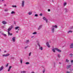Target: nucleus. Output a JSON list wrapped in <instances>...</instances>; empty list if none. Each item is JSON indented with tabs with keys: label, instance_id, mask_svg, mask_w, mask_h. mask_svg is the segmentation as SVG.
Returning a JSON list of instances; mask_svg holds the SVG:
<instances>
[{
	"label": "nucleus",
	"instance_id": "1",
	"mask_svg": "<svg viewBox=\"0 0 73 73\" xmlns=\"http://www.w3.org/2000/svg\"><path fill=\"white\" fill-rule=\"evenodd\" d=\"M57 28V26L56 25H52L51 29V31L52 33H54L55 31V29Z\"/></svg>",
	"mask_w": 73,
	"mask_h": 73
},
{
	"label": "nucleus",
	"instance_id": "2",
	"mask_svg": "<svg viewBox=\"0 0 73 73\" xmlns=\"http://www.w3.org/2000/svg\"><path fill=\"white\" fill-rule=\"evenodd\" d=\"M36 42L37 43V44H38V45L39 46V49L41 50H42V47H41V46L40 45V43H39V41L38 40H37L36 41Z\"/></svg>",
	"mask_w": 73,
	"mask_h": 73
},
{
	"label": "nucleus",
	"instance_id": "3",
	"mask_svg": "<svg viewBox=\"0 0 73 73\" xmlns=\"http://www.w3.org/2000/svg\"><path fill=\"white\" fill-rule=\"evenodd\" d=\"M25 1H22L21 6L22 8H23L24 7L25 5Z\"/></svg>",
	"mask_w": 73,
	"mask_h": 73
},
{
	"label": "nucleus",
	"instance_id": "4",
	"mask_svg": "<svg viewBox=\"0 0 73 73\" xmlns=\"http://www.w3.org/2000/svg\"><path fill=\"white\" fill-rule=\"evenodd\" d=\"M12 28H13V26L12 25H11L8 29V32H9V31H11V29H12Z\"/></svg>",
	"mask_w": 73,
	"mask_h": 73
},
{
	"label": "nucleus",
	"instance_id": "5",
	"mask_svg": "<svg viewBox=\"0 0 73 73\" xmlns=\"http://www.w3.org/2000/svg\"><path fill=\"white\" fill-rule=\"evenodd\" d=\"M10 54H4L2 55V56L3 57H8L9 56Z\"/></svg>",
	"mask_w": 73,
	"mask_h": 73
},
{
	"label": "nucleus",
	"instance_id": "6",
	"mask_svg": "<svg viewBox=\"0 0 73 73\" xmlns=\"http://www.w3.org/2000/svg\"><path fill=\"white\" fill-rule=\"evenodd\" d=\"M43 19L44 20H45L46 23H48V19H47L45 17H43Z\"/></svg>",
	"mask_w": 73,
	"mask_h": 73
},
{
	"label": "nucleus",
	"instance_id": "7",
	"mask_svg": "<svg viewBox=\"0 0 73 73\" xmlns=\"http://www.w3.org/2000/svg\"><path fill=\"white\" fill-rule=\"evenodd\" d=\"M15 39H16V37H14L12 38V41L13 42H15V41L16 40Z\"/></svg>",
	"mask_w": 73,
	"mask_h": 73
},
{
	"label": "nucleus",
	"instance_id": "8",
	"mask_svg": "<svg viewBox=\"0 0 73 73\" xmlns=\"http://www.w3.org/2000/svg\"><path fill=\"white\" fill-rule=\"evenodd\" d=\"M42 25H40L38 28V30H40V29L42 28Z\"/></svg>",
	"mask_w": 73,
	"mask_h": 73
},
{
	"label": "nucleus",
	"instance_id": "9",
	"mask_svg": "<svg viewBox=\"0 0 73 73\" xmlns=\"http://www.w3.org/2000/svg\"><path fill=\"white\" fill-rule=\"evenodd\" d=\"M2 23L3 24H7V22L5 21H3Z\"/></svg>",
	"mask_w": 73,
	"mask_h": 73
},
{
	"label": "nucleus",
	"instance_id": "10",
	"mask_svg": "<svg viewBox=\"0 0 73 73\" xmlns=\"http://www.w3.org/2000/svg\"><path fill=\"white\" fill-rule=\"evenodd\" d=\"M56 51H57L58 52H61V50H59V49L57 48H56Z\"/></svg>",
	"mask_w": 73,
	"mask_h": 73
},
{
	"label": "nucleus",
	"instance_id": "11",
	"mask_svg": "<svg viewBox=\"0 0 73 73\" xmlns=\"http://www.w3.org/2000/svg\"><path fill=\"white\" fill-rule=\"evenodd\" d=\"M73 33V31L71 30H69L67 32V33L68 34H69L70 33Z\"/></svg>",
	"mask_w": 73,
	"mask_h": 73
},
{
	"label": "nucleus",
	"instance_id": "12",
	"mask_svg": "<svg viewBox=\"0 0 73 73\" xmlns=\"http://www.w3.org/2000/svg\"><path fill=\"white\" fill-rule=\"evenodd\" d=\"M57 48H52V51H53V52L54 53H56V49Z\"/></svg>",
	"mask_w": 73,
	"mask_h": 73
},
{
	"label": "nucleus",
	"instance_id": "13",
	"mask_svg": "<svg viewBox=\"0 0 73 73\" xmlns=\"http://www.w3.org/2000/svg\"><path fill=\"white\" fill-rule=\"evenodd\" d=\"M11 68H12V66H10L9 67V68L8 70V72H9V71H10V70H11Z\"/></svg>",
	"mask_w": 73,
	"mask_h": 73
},
{
	"label": "nucleus",
	"instance_id": "14",
	"mask_svg": "<svg viewBox=\"0 0 73 73\" xmlns=\"http://www.w3.org/2000/svg\"><path fill=\"white\" fill-rule=\"evenodd\" d=\"M29 15H31L32 14V11H29L28 13Z\"/></svg>",
	"mask_w": 73,
	"mask_h": 73
},
{
	"label": "nucleus",
	"instance_id": "15",
	"mask_svg": "<svg viewBox=\"0 0 73 73\" xmlns=\"http://www.w3.org/2000/svg\"><path fill=\"white\" fill-rule=\"evenodd\" d=\"M70 67H71V65H67L66 68L67 69H68V68H70Z\"/></svg>",
	"mask_w": 73,
	"mask_h": 73
},
{
	"label": "nucleus",
	"instance_id": "16",
	"mask_svg": "<svg viewBox=\"0 0 73 73\" xmlns=\"http://www.w3.org/2000/svg\"><path fill=\"white\" fill-rule=\"evenodd\" d=\"M3 68H4V67L3 66H2L0 68V71H1L3 69Z\"/></svg>",
	"mask_w": 73,
	"mask_h": 73
},
{
	"label": "nucleus",
	"instance_id": "17",
	"mask_svg": "<svg viewBox=\"0 0 73 73\" xmlns=\"http://www.w3.org/2000/svg\"><path fill=\"white\" fill-rule=\"evenodd\" d=\"M15 13H16L15 12L13 11H12L11 13V14H12V15H15Z\"/></svg>",
	"mask_w": 73,
	"mask_h": 73
},
{
	"label": "nucleus",
	"instance_id": "18",
	"mask_svg": "<svg viewBox=\"0 0 73 73\" xmlns=\"http://www.w3.org/2000/svg\"><path fill=\"white\" fill-rule=\"evenodd\" d=\"M70 48H73V43H72L70 46Z\"/></svg>",
	"mask_w": 73,
	"mask_h": 73
},
{
	"label": "nucleus",
	"instance_id": "19",
	"mask_svg": "<svg viewBox=\"0 0 73 73\" xmlns=\"http://www.w3.org/2000/svg\"><path fill=\"white\" fill-rule=\"evenodd\" d=\"M64 10L65 11V12L66 13H67V12H68V9H67L66 8H64Z\"/></svg>",
	"mask_w": 73,
	"mask_h": 73
},
{
	"label": "nucleus",
	"instance_id": "20",
	"mask_svg": "<svg viewBox=\"0 0 73 73\" xmlns=\"http://www.w3.org/2000/svg\"><path fill=\"white\" fill-rule=\"evenodd\" d=\"M8 36H12V33H10V32H8Z\"/></svg>",
	"mask_w": 73,
	"mask_h": 73
},
{
	"label": "nucleus",
	"instance_id": "21",
	"mask_svg": "<svg viewBox=\"0 0 73 73\" xmlns=\"http://www.w3.org/2000/svg\"><path fill=\"white\" fill-rule=\"evenodd\" d=\"M70 57H72L73 56V54H69Z\"/></svg>",
	"mask_w": 73,
	"mask_h": 73
},
{
	"label": "nucleus",
	"instance_id": "22",
	"mask_svg": "<svg viewBox=\"0 0 73 73\" xmlns=\"http://www.w3.org/2000/svg\"><path fill=\"white\" fill-rule=\"evenodd\" d=\"M29 42V40H26V43L27 44H28Z\"/></svg>",
	"mask_w": 73,
	"mask_h": 73
},
{
	"label": "nucleus",
	"instance_id": "23",
	"mask_svg": "<svg viewBox=\"0 0 73 73\" xmlns=\"http://www.w3.org/2000/svg\"><path fill=\"white\" fill-rule=\"evenodd\" d=\"M15 28L16 30H17V29H19V28H20V27H15Z\"/></svg>",
	"mask_w": 73,
	"mask_h": 73
},
{
	"label": "nucleus",
	"instance_id": "24",
	"mask_svg": "<svg viewBox=\"0 0 73 73\" xmlns=\"http://www.w3.org/2000/svg\"><path fill=\"white\" fill-rule=\"evenodd\" d=\"M2 34L4 36V37H6V36H7V35H6V34H5L2 33Z\"/></svg>",
	"mask_w": 73,
	"mask_h": 73
},
{
	"label": "nucleus",
	"instance_id": "25",
	"mask_svg": "<svg viewBox=\"0 0 73 73\" xmlns=\"http://www.w3.org/2000/svg\"><path fill=\"white\" fill-rule=\"evenodd\" d=\"M37 33L36 32H34L33 33V35H36Z\"/></svg>",
	"mask_w": 73,
	"mask_h": 73
},
{
	"label": "nucleus",
	"instance_id": "26",
	"mask_svg": "<svg viewBox=\"0 0 73 73\" xmlns=\"http://www.w3.org/2000/svg\"><path fill=\"white\" fill-rule=\"evenodd\" d=\"M66 61L67 62H69V60L68 59H66Z\"/></svg>",
	"mask_w": 73,
	"mask_h": 73
},
{
	"label": "nucleus",
	"instance_id": "27",
	"mask_svg": "<svg viewBox=\"0 0 73 73\" xmlns=\"http://www.w3.org/2000/svg\"><path fill=\"white\" fill-rule=\"evenodd\" d=\"M21 73H26V71H22L21 72Z\"/></svg>",
	"mask_w": 73,
	"mask_h": 73
},
{
	"label": "nucleus",
	"instance_id": "28",
	"mask_svg": "<svg viewBox=\"0 0 73 73\" xmlns=\"http://www.w3.org/2000/svg\"><path fill=\"white\" fill-rule=\"evenodd\" d=\"M30 63L29 62H26L25 63V64H26V65H28L29 64H30Z\"/></svg>",
	"mask_w": 73,
	"mask_h": 73
},
{
	"label": "nucleus",
	"instance_id": "29",
	"mask_svg": "<svg viewBox=\"0 0 73 73\" xmlns=\"http://www.w3.org/2000/svg\"><path fill=\"white\" fill-rule=\"evenodd\" d=\"M57 56L59 58H60V57H61V56H60V54H58Z\"/></svg>",
	"mask_w": 73,
	"mask_h": 73
},
{
	"label": "nucleus",
	"instance_id": "30",
	"mask_svg": "<svg viewBox=\"0 0 73 73\" xmlns=\"http://www.w3.org/2000/svg\"><path fill=\"white\" fill-rule=\"evenodd\" d=\"M20 62L21 64H22L23 62V59H20Z\"/></svg>",
	"mask_w": 73,
	"mask_h": 73
},
{
	"label": "nucleus",
	"instance_id": "31",
	"mask_svg": "<svg viewBox=\"0 0 73 73\" xmlns=\"http://www.w3.org/2000/svg\"><path fill=\"white\" fill-rule=\"evenodd\" d=\"M12 7H13L14 8H16L17 7V6H16V5H15V6L13 5L12 6Z\"/></svg>",
	"mask_w": 73,
	"mask_h": 73
},
{
	"label": "nucleus",
	"instance_id": "32",
	"mask_svg": "<svg viewBox=\"0 0 73 73\" xmlns=\"http://www.w3.org/2000/svg\"><path fill=\"white\" fill-rule=\"evenodd\" d=\"M49 44L48 42H47L46 43V45L47 46H48Z\"/></svg>",
	"mask_w": 73,
	"mask_h": 73
},
{
	"label": "nucleus",
	"instance_id": "33",
	"mask_svg": "<svg viewBox=\"0 0 73 73\" xmlns=\"http://www.w3.org/2000/svg\"><path fill=\"white\" fill-rule=\"evenodd\" d=\"M9 64L8 63L5 66L6 67H8V66Z\"/></svg>",
	"mask_w": 73,
	"mask_h": 73
},
{
	"label": "nucleus",
	"instance_id": "34",
	"mask_svg": "<svg viewBox=\"0 0 73 73\" xmlns=\"http://www.w3.org/2000/svg\"><path fill=\"white\" fill-rule=\"evenodd\" d=\"M47 46H48V48H50V45H49V44Z\"/></svg>",
	"mask_w": 73,
	"mask_h": 73
},
{
	"label": "nucleus",
	"instance_id": "35",
	"mask_svg": "<svg viewBox=\"0 0 73 73\" xmlns=\"http://www.w3.org/2000/svg\"><path fill=\"white\" fill-rule=\"evenodd\" d=\"M5 12H7V11H8V9H5Z\"/></svg>",
	"mask_w": 73,
	"mask_h": 73
},
{
	"label": "nucleus",
	"instance_id": "36",
	"mask_svg": "<svg viewBox=\"0 0 73 73\" xmlns=\"http://www.w3.org/2000/svg\"><path fill=\"white\" fill-rule=\"evenodd\" d=\"M66 5V3H64V6H65V5Z\"/></svg>",
	"mask_w": 73,
	"mask_h": 73
},
{
	"label": "nucleus",
	"instance_id": "37",
	"mask_svg": "<svg viewBox=\"0 0 73 73\" xmlns=\"http://www.w3.org/2000/svg\"><path fill=\"white\" fill-rule=\"evenodd\" d=\"M54 67L55 68V65H56V63H55V62H54Z\"/></svg>",
	"mask_w": 73,
	"mask_h": 73
},
{
	"label": "nucleus",
	"instance_id": "38",
	"mask_svg": "<svg viewBox=\"0 0 73 73\" xmlns=\"http://www.w3.org/2000/svg\"><path fill=\"white\" fill-rule=\"evenodd\" d=\"M35 17H37L38 16V15L37 14H35Z\"/></svg>",
	"mask_w": 73,
	"mask_h": 73
},
{
	"label": "nucleus",
	"instance_id": "39",
	"mask_svg": "<svg viewBox=\"0 0 73 73\" xmlns=\"http://www.w3.org/2000/svg\"><path fill=\"white\" fill-rule=\"evenodd\" d=\"M40 16H42V13H41L40 15Z\"/></svg>",
	"mask_w": 73,
	"mask_h": 73
},
{
	"label": "nucleus",
	"instance_id": "40",
	"mask_svg": "<svg viewBox=\"0 0 73 73\" xmlns=\"http://www.w3.org/2000/svg\"><path fill=\"white\" fill-rule=\"evenodd\" d=\"M31 53H31V52H30L29 53V56H31Z\"/></svg>",
	"mask_w": 73,
	"mask_h": 73
},
{
	"label": "nucleus",
	"instance_id": "41",
	"mask_svg": "<svg viewBox=\"0 0 73 73\" xmlns=\"http://www.w3.org/2000/svg\"><path fill=\"white\" fill-rule=\"evenodd\" d=\"M73 26H72L70 27V29H73Z\"/></svg>",
	"mask_w": 73,
	"mask_h": 73
},
{
	"label": "nucleus",
	"instance_id": "42",
	"mask_svg": "<svg viewBox=\"0 0 73 73\" xmlns=\"http://www.w3.org/2000/svg\"><path fill=\"white\" fill-rule=\"evenodd\" d=\"M66 73H70V72H69L68 71H67L66 72Z\"/></svg>",
	"mask_w": 73,
	"mask_h": 73
},
{
	"label": "nucleus",
	"instance_id": "43",
	"mask_svg": "<svg viewBox=\"0 0 73 73\" xmlns=\"http://www.w3.org/2000/svg\"><path fill=\"white\" fill-rule=\"evenodd\" d=\"M45 71L44 70H43V73H45Z\"/></svg>",
	"mask_w": 73,
	"mask_h": 73
},
{
	"label": "nucleus",
	"instance_id": "44",
	"mask_svg": "<svg viewBox=\"0 0 73 73\" xmlns=\"http://www.w3.org/2000/svg\"><path fill=\"white\" fill-rule=\"evenodd\" d=\"M48 12H50V9H48Z\"/></svg>",
	"mask_w": 73,
	"mask_h": 73
},
{
	"label": "nucleus",
	"instance_id": "45",
	"mask_svg": "<svg viewBox=\"0 0 73 73\" xmlns=\"http://www.w3.org/2000/svg\"><path fill=\"white\" fill-rule=\"evenodd\" d=\"M28 48V46H27L26 47H25V49H27V48Z\"/></svg>",
	"mask_w": 73,
	"mask_h": 73
},
{
	"label": "nucleus",
	"instance_id": "46",
	"mask_svg": "<svg viewBox=\"0 0 73 73\" xmlns=\"http://www.w3.org/2000/svg\"><path fill=\"white\" fill-rule=\"evenodd\" d=\"M4 53H6V52H7V51L6 50H5L4 51Z\"/></svg>",
	"mask_w": 73,
	"mask_h": 73
},
{
	"label": "nucleus",
	"instance_id": "47",
	"mask_svg": "<svg viewBox=\"0 0 73 73\" xmlns=\"http://www.w3.org/2000/svg\"><path fill=\"white\" fill-rule=\"evenodd\" d=\"M73 62V60H72L71 61V63H72V62Z\"/></svg>",
	"mask_w": 73,
	"mask_h": 73
},
{
	"label": "nucleus",
	"instance_id": "48",
	"mask_svg": "<svg viewBox=\"0 0 73 73\" xmlns=\"http://www.w3.org/2000/svg\"><path fill=\"white\" fill-rule=\"evenodd\" d=\"M2 28H5V27H4V26H2Z\"/></svg>",
	"mask_w": 73,
	"mask_h": 73
},
{
	"label": "nucleus",
	"instance_id": "49",
	"mask_svg": "<svg viewBox=\"0 0 73 73\" xmlns=\"http://www.w3.org/2000/svg\"><path fill=\"white\" fill-rule=\"evenodd\" d=\"M59 64H61V62H59Z\"/></svg>",
	"mask_w": 73,
	"mask_h": 73
},
{
	"label": "nucleus",
	"instance_id": "50",
	"mask_svg": "<svg viewBox=\"0 0 73 73\" xmlns=\"http://www.w3.org/2000/svg\"><path fill=\"white\" fill-rule=\"evenodd\" d=\"M11 58H12V59H14V58L11 57Z\"/></svg>",
	"mask_w": 73,
	"mask_h": 73
},
{
	"label": "nucleus",
	"instance_id": "51",
	"mask_svg": "<svg viewBox=\"0 0 73 73\" xmlns=\"http://www.w3.org/2000/svg\"><path fill=\"white\" fill-rule=\"evenodd\" d=\"M33 37H34V36H31V38H33Z\"/></svg>",
	"mask_w": 73,
	"mask_h": 73
},
{
	"label": "nucleus",
	"instance_id": "52",
	"mask_svg": "<svg viewBox=\"0 0 73 73\" xmlns=\"http://www.w3.org/2000/svg\"><path fill=\"white\" fill-rule=\"evenodd\" d=\"M16 33H18L19 32L17 31L16 32Z\"/></svg>",
	"mask_w": 73,
	"mask_h": 73
},
{
	"label": "nucleus",
	"instance_id": "53",
	"mask_svg": "<svg viewBox=\"0 0 73 73\" xmlns=\"http://www.w3.org/2000/svg\"><path fill=\"white\" fill-rule=\"evenodd\" d=\"M17 31H20V29H18L17 30Z\"/></svg>",
	"mask_w": 73,
	"mask_h": 73
},
{
	"label": "nucleus",
	"instance_id": "54",
	"mask_svg": "<svg viewBox=\"0 0 73 73\" xmlns=\"http://www.w3.org/2000/svg\"><path fill=\"white\" fill-rule=\"evenodd\" d=\"M4 6H6V5H4Z\"/></svg>",
	"mask_w": 73,
	"mask_h": 73
},
{
	"label": "nucleus",
	"instance_id": "55",
	"mask_svg": "<svg viewBox=\"0 0 73 73\" xmlns=\"http://www.w3.org/2000/svg\"><path fill=\"white\" fill-rule=\"evenodd\" d=\"M1 1V0H0V1ZM0 8H1V7H0Z\"/></svg>",
	"mask_w": 73,
	"mask_h": 73
},
{
	"label": "nucleus",
	"instance_id": "56",
	"mask_svg": "<svg viewBox=\"0 0 73 73\" xmlns=\"http://www.w3.org/2000/svg\"><path fill=\"white\" fill-rule=\"evenodd\" d=\"M0 52H1V49H0Z\"/></svg>",
	"mask_w": 73,
	"mask_h": 73
},
{
	"label": "nucleus",
	"instance_id": "57",
	"mask_svg": "<svg viewBox=\"0 0 73 73\" xmlns=\"http://www.w3.org/2000/svg\"><path fill=\"white\" fill-rule=\"evenodd\" d=\"M2 1H4V0H2Z\"/></svg>",
	"mask_w": 73,
	"mask_h": 73
},
{
	"label": "nucleus",
	"instance_id": "58",
	"mask_svg": "<svg viewBox=\"0 0 73 73\" xmlns=\"http://www.w3.org/2000/svg\"><path fill=\"white\" fill-rule=\"evenodd\" d=\"M0 37H1V35H0Z\"/></svg>",
	"mask_w": 73,
	"mask_h": 73
},
{
	"label": "nucleus",
	"instance_id": "59",
	"mask_svg": "<svg viewBox=\"0 0 73 73\" xmlns=\"http://www.w3.org/2000/svg\"><path fill=\"white\" fill-rule=\"evenodd\" d=\"M0 33H1V32H0Z\"/></svg>",
	"mask_w": 73,
	"mask_h": 73
}]
</instances>
